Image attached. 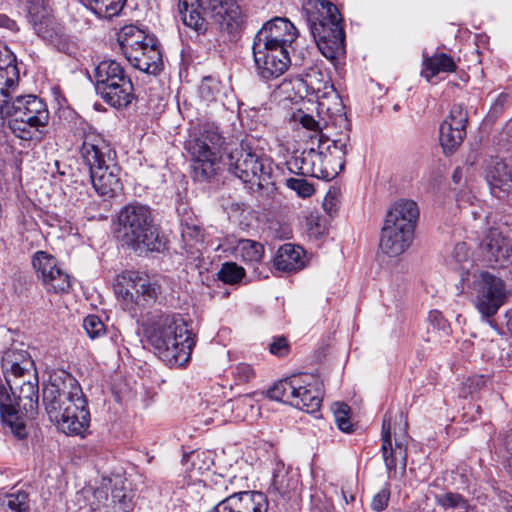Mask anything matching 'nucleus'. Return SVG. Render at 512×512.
Wrapping results in <instances>:
<instances>
[{
	"label": "nucleus",
	"mask_w": 512,
	"mask_h": 512,
	"mask_svg": "<svg viewBox=\"0 0 512 512\" xmlns=\"http://www.w3.org/2000/svg\"><path fill=\"white\" fill-rule=\"evenodd\" d=\"M43 402L51 421L68 435H82L89 427L90 412L75 377L62 371L43 388Z\"/></svg>",
	"instance_id": "1"
},
{
	"label": "nucleus",
	"mask_w": 512,
	"mask_h": 512,
	"mask_svg": "<svg viewBox=\"0 0 512 512\" xmlns=\"http://www.w3.org/2000/svg\"><path fill=\"white\" fill-rule=\"evenodd\" d=\"M19 80L12 89H0V116L8 118L12 133L22 139L31 140L49 121V111L42 99L36 95H16Z\"/></svg>",
	"instance_id": "2"
},
{
	"label": "nucleus",
	"mask_w": 512,
	"mask_h": 512,
	"mask_svg": "<svg viewBox=\"0 0 512 512\" xmlns=\"http://www.w3.org/2000/svg\"><path fill=\"white\" fill-rule=\"evenodd\" d=\"M154 353L169 367H184L191 358L195 337L181 316H166L147 334Z\"/></svg>",
	"instance_id": "3"
},
{
	"label": "nucleus",
	"mask_w": 512,
	"mask_h": 512,
	"mask_svg": "<svg viewBox=\"0 0 512 512\" xmlns=\"http://www.w3.org/2000/svg\"><path fill=\"white\" fill-rule=\"evenodd\" d=\"M303 12L324 57L334 60L345 52V33L337 7L328 0H308Z\"/></svg>",
	"instance_id": "4"
},
{
	"label": "nucleus",
	"mask_w": 512,
	"mask_h": 512,
	"mask_svg": "<svg viewBox=\"0 0 512 512\" xmlns=\"http://www.w3.org/2000/svg\"><path fill=\"white\" fill-rule=\"evenodd\" d=\"M27 381L7 377L6 382L12 391L9 394L4 385H0V412L4 424L10 427L12 433L20 439L27 436L25 418H32L38 409V380L32 373Z\"/></svg>",
	"instance_id": "5"
},
{
	"label": "nucleus",
	"mask_w": 512,
	"mask_h": 512,
	"mask_svg": "<svg viewBox=\"0 0 512 512\" xmlns=\"http://www.w3.org/2000/svg\"><path fill=\"white\" fill-rule=\"evenodd\" d=\"M178 10L184 25L198 33L206 31L207 16L229 35H235L243 24L242 11L236 0H179Z\"/></svg>",
	"instance_id": "6"
},
{
	"label": "nucleus",
	"mask_w": 512,
	"mask_h": 512,
	"mask_svg": "<svg viewBox=\"0 0 512 512\" xmlns=\"http://www.w3.org/2000/svg\"><path fill=\"white\" fill-rule=\"evenodd\" d=\"M419 217L417 203L399 200L387 212L381 229L379 250L388 257H398L412 244Z\"/></svg>",
	"instance_id": "7"
},
{
	"label": "nucleus",
	"mask_w": 512,
	"mask_h": 512,
	"mask_svg": "<svg viewBox=\"0 0 512 512\" xmlns=\"http://www.w3.org/2000/svg\"><path fill=\"white\" fill-rule=\"evenodd\" d=\"M349 142L348 134L333 140L320 137L318 150H304L296 160L300 173L318 179H334L344 169L345 157L351 148Z\"/></svg>",
	"instance_id": "8"
},
{
	"label": "nucleus",
	"mask_w": 512,
	"mask_h": 512,
	"mask_svg": "<svg viewBox=\"0 0 512 512\" xmlns=\"http://www.w3.org/2000/svg\"><path fill=\"white\" fill-rule=\"evenodd\" d=\"M122 241L139 253L161 251L165 247L153 223L150 208L142 204L125 206L118 216Z\"/></svg>",
	"instance_id": "9"
},
{
	"label": "nucleus",
	"mask_w": 512,
	"mask_h": 512,
	"mask_svg": "<svg viewBox=\"0 0 512 512\" xmlns=\"http://www.w3.org/2000/svg\"><path fill=\"white\" fill-rule=\"evenodd\" d=\"M267 396L307 413L318 411L322 401L318 379L311 374L282 379L267 390Z\"/></svg>",
	"instance_id": "10"
},
{
	"label": "nucleus",
	"mask_w": 512,
	"mask_h": 512,
	"mask_svg": "<svg viewBox=\"0 0 512 512\" xmlns=\"http://www.w3.org/2000/svg\"><path fill=\"white\" fill-rule=\"evenodd\" d=\"M223 143V137L213 127H204L199 136L187 142V149L192 157L194 180L205 182L216 175Z\"/></svg>",
	"instance_id": "11"
},
{
	"label": "nucleus",
	"mask_w": 512,
	"mask_h": 512,
	"mask_svg": "<svg viewBox=\"0 0 512 512\" xmlns=\"http://www.w3.org/2000/svg\"><path fill=\"white\" fill-rule=\"evenodd\" d=\"M471 287L476 295L475 306L484 317L494 316L509 295L505 282L487 271L474 273Z\"/></svg>",
	"instance_id": "12"
},
{
	"label": "nucleus",
	"mask_w": 512,
	"mask_h": 512,
	"mask_svg": "<svg viewBox=\"0 0 512 512\" xmlns=\"http://www.w3.org/2000/svg\"><path fill=\"white\" fill-rule=\"evenodd\" d=\"M229 170L242 182L262 185L268 177L262 155L258 149L252 148L249 141H242L239 147L228 153Z\"/></svg>",
	"instance_id": "13"
},
{
	"label": "nucleus",
	"mask_w": 512,
	"mask_h": 512,
	"mask_svg": "<svg viewBox=\"0 0 512 512\" xmlns=\"http://www.w3.org/2000/svg\"><path fill=\"white\" fill-rule=\"evenodd\" d=\"M35 32L58 51L70 55L74 45L68 35L56 29L49 18V0H27Z\"/></svg>",
	"instance_id": "14"
},
{
	"label": "nucleus",
	"mask_w": 512,
	"mask_h": 512,
	"mask_svg": "<svg viewBox=\"0 0 512 512\" xmlns=\"http://www.w3.org/2000/svg\"><path fill=\"white\" fill-rule=\"evenodd\" d=\"M403 438H391V423L386 417L382 423V458L389 478H402L407 466V443Z\"/></svg>",
	"instance_id": "15"
},
{
	"label": "nucleus",
	"mask_w": 512,
	"mask_h": 512,
	"mask_svg": "<svg viewBox=\"0 0 512 512\" xmlns=\"http://www.w3.org/2000/svg\"><path fill=\"white\" fill-rule=\"evenodd\" d=\"M253 56L259 75L264 79L277 78L292 63L290 50L253 43Z\"/></svg>",
	"instance_id": "16"
},
{
	"label": "nucleus",
	"mask_w": 512,
	"mask_h": 512,
	"mask_svg": "<svg viewBox=\"0 0 512 512\" xmlns=\"http://www.w3.org/2000/svg\"><path fill=\"white\" fill-rule=\"evenodd\" d=\"M33 267L48 292L67 293L71 287L69 275L62 270L56 258L39 251L33 258Z\"/></svg>",
	"instance_id": "17"
},
{
	"label": "nucleus",
	"mask_w": 512,
	"mask_h": 512,
	"mask_svg": "<svg viewBox=\"0 0 512 512\" xmlns=\"http://www.w3.org/2000/svg\"><path fill=\"white\" fill-rule=\"evenodd\" d=\"M298 37V31L294 24L287 18L275 17L267 21L254 37L255 44L285 48L289 50Z\"/></svg>",
	"instance_id": "18"
},
{
	"label": "nucleus",
	"mask_w": 512,
	"mask_h": 512,
	"mask_svg": "<svg viewBox=\"0 0 512 512\" xmlns=\"http://www.w3.org/2000/svg\"><path fill=\"white\" fill-rule=\"evenodd\" d=\"M467 111L462 105L452 106L439 128V141L445 153H453L466 136Z\"/></svg>",
	"instance_id": "19"
},
{
	"label": "nucleus",
	"mask_w": 512,
	"mask_h": 512,
	"mask_svg": "<svg viewBox=\"0 0 512 512\" xmlns=\"http://www.w3.org/2000/svg\"><path fill=\"white\" fill-rule=\"evenodd\" d=\"M116 158L110 157L89 168L92 185L100 196L111 198L122 189Z\"/></svg>",
	"instance_id": "20"
},
{
	"label": "nucleus",
	"mask_w": 512,
	"mask_h": 512,
	"mask_svg": "<svg viewBox=\"0 0 512 512\" xmlns=\"http://www.w3.org/2000/svg\"><path fill=\"white\" fill-rule=\"evenodd\" d=\"M80 154L88 167L100 164L102 160L116 157V152L104 137L93 128L85 126L81 134Z\"/></svg>",
	"instance_id": "21"
},
{
	"label": "nucleus",
	"mask_w": 512,
	"mask_h": 512,
	"mask_svg": "<svg viewBox=\"0 0 512 512\" xmlns=\"http://www.w3.org/2000/svg\"><path fill=\"white\" fill-rule=\"evenodd\" d=\"M2 369L7 377H31L35 373L34 361L24 343H13L2 356Z\"/></svg>",
	"instance_id": "22"
},
{
	"label": "nucleus",
	"mask_w": 512,
	"mask_h": 512,
	"mask_svg": "<svg viewBox=\"0 0 512 512\" xmlns=\"http://www.w3.org/2000/svg\"><path fill=\"white\" fill-rule=\"evenodd\" d=\"M268 500L261 492H239L220 501L213 512H267Z\"/></svg>",
	"instance_id": "23"
},
{
	"label": "nucleus",
	"mask_w": 512,
	"mask_h": 512,
	"mask_svg": "<svg viewBox=\"0 0 512 512\" xmlns=\"http://www.w3.org/2000/svg\"><path fill=\"white\" fill-rule=\"evenodd\" d=\"M485 179L491 193L505 199L512 192V163L501 158H492L485 170Z\"/></svg>",
	"instance_id": "24"
},
{
	"label": "nucleus",
	"mask_w": 512,
	"mask_h": 512,
	"mask_svg": "<svg viewBox=\"0 0 512 512\" xmlns=\"http://www.w3.org/2000/svg\"><path fill=\"white\" fill-rule=\"evenodd\" d=\"M484 257L491 266L512 265V243L497 229H491L484 242Z\"/></svg>",
	"instance_id": "25"
},
{
	"label": "nucleus",
	"mask_w": 512,
	"mask_h": 512,
	"mask_svg": "<svg viewBox=\"0 0 512 512\" xmlns=\"http://www.w3.org/2000/svg\"><path fill=\"white\" fill-rule=\"evenodd\" d=\"M97 95L111 107L126 108L134 98V87L130 77L114 81L96 90Z\"/></svg>",
	"instance_id": "26"
},
{
	"label": "nucleus",
	"mask_w": 512,
	"mask_h": 512,
	"mask_svg": "<svg viewBox=\"0 0 512 512\" xmlns=\"http://www.w3.org/2000/svg\"><path fill=\"white\" fill-rule=\"evenodd\" d=\"M132 66L147 74H158L162 69V55L157 39H150L146 47L126 58Z\"/></svg>",
	"instance_id": "27"
},
{
	"label": "nucleus",
	"mask_w": 512,
	"mask_h": 512,
	"mask_svg": "<svg viewBox=\"0 0 512 512\" xmlns=\"http://www.w3.org/2000/svg\"><path fill=\"white\" fill-rule=\"evenodd\" d=\"M315 98L318 115H327L331 120L347 123L342 100L333 85L326 87V90Z\"/></svg>",
	"instance_id": "28"
},
{
	"label": "nucleus",
	"mask_w": 512,
	"mask_h": 512,
	"mask_svg": "<svg viewBox=\"0 0 512 512\" xmlns=\"http://www.w3.org/2000/svg\"><path fill=\"white\" fill-rule=\"evenodd\" d=\"M156 39L134 25H126L118 33V43L125 57L146 47L148 40Z\"/></svg>",
	"instance_id": "29"
},
{
	"label": "nucleus",
	"mask_w": 512,
	"mask_h": 512,
	"mask_svg": "<svg viewBox=\"0 0 512 512\" xmlns=\"http://www.w3.org/2000/svg\"><path fill=\"white\" fill-rule=\"evenodd\" d=\"M303 250L299 246L287 243L282 245L274 258V267L283 272H294L304 266Z\"/></svg>",
	"instance_id": "30"
},
{
	"label": "nucleus",
	"mask_w": 512,
	"mask_h": 512,
	"mask_svg": "<svg viewBox=\"0 0 512 512\" xmlns=\"http://www.w3.org/2000/svg\"><path fill=\"white\" fill-rule=\"evenodd\" d=\"M129 75L125 69L115 60H103L95 66L93 78L95 82V90L102 88L114 81H121Z\"/></svg>",
	"instance_id": "31"
},
{
	"label": "nucleus",
	"mask_w": 512,
	"mask_h": 512,
	"mask_svg": "<svg viewBox=\"0 0 512 512\" xmlns=\"http://www.w3.org/2000/svg\"><path fill=\"white\" fill-rule=\"evenodd\" d=\"M135 286L134 312H136V307L144 308L156 302L159 294V286L153 283L147 275L138 272V279Z\"/></svg>",
	"instance_id": "32"
},
{
	"label": "nucleus",
	"mask_w": 512,
	"mask_h": 512,
	"mask_svg": "<svg viewBox=\"0 0 512 512\" xmlns=\"http://www.w3.org/2000/svg\"><path fill=\"white\" fill-rule=\"evenodd\" d=\"M12 62V55L0 43V89H12L19 80V71Z\"/></svg>",
	"instance_id": "33"
},
{
	"label": "nucleus",
	"mask_w": 512,
	"mask_h": 512,
	"mask_svg": "<svg viewBox=\"0 0 512 512\" xmlns=\"http://www.w3.org/2000/svg\"><path fill=\"white\" fill-rule=\"evenodd\" d=\"M138 279V272L125 271L116 279L115 291L122 297L126 308L134 310V300L136 295V281Z\"/></svg>",
	"instance_id": "34"
},
{
	"label": "nucleus",
	"mask_w": 512,
	"mask_h": 512,
	"mask_svg": "<svg viewBox=\"0 0 512 512\" xmlns=\"http://www.w3.org/2000/svg\"><path fill=\"white\" fill-rule=\"evenodd\" d=\"M456 70V64L453 58L445 53L435 54L431 57H427L424 60V69L422 75L430 80L441 72H454Z\"/></svg>",
	"instance_id": "35"
},
{
	"label": "nucleus",
	"mask_w": 512,
	"mask_h": 512,
	"mask_svg": "<svg viewBox=\"0 0 512 512\" xmlns=\"http://www.w3.org/2000/svg\"><path fill=\"white\" fill-rule=\"evenodd\" d=\"M301 81L306 86L307 93L318 96L326 87H331L328 77L317 67L309 66L301 74Z\"/></svg>",
	"instance_id": "36"
},
{
	"label": "nucleus",
	"mask_w": 512,
	"mask_h": 512,
	"mask_svg": "<svg viewBox=\"0 0 512 512\" xmlns=\"http://www.w3.org/2000/svg\"><path fill=\"white\" fill-rule=\"evenodd\" d=\"M181 236L186 247L192 249L203 242L204 234L199 221L193 217H187L181 222Z\"/></svg>",
	"instance_id": "37"
},
{
	"label": "nucleus",
	"mask_w": 512,
	"mask_h": 512,
	"mask_svg": "<svg viewBox=\"0 0 512 512\" xmlns=\"http://www.w3.org/2000/svg\"><path fill=\"white\" fill-rule=\"evenodd\" d=\"M238 255L244 262L257 264L260 263L264 256V246L251 239H241L236 246Z\"/></svg>",
	"instance_id": "38"
},
{
	"label": "nucleus",
	"mask_w": 512,
	"mask_h": 512,
	"mask_svg": "<svg viewBox=\"0 0 512 512\" xmlns=\"http://www.w3.org/2000/svg\"><path fill=\"white\" fill-rule=\"evenodd\" d=\"M126 0H89V9L99 18L110 19L118 15L123 9Z\"/></svg>",
	"instance_id": "39"
},
{
	"label": "nucleus",
	"mask_w": 512,
	"mask_h": 512,
	"mask_svg": "<svg viewBox=\"0 0 512 512\" xmlns=\"http://www.w3.org/2000/svg\"><path fill=\"white\" fill-rule=\"evenodd\" d=\"M0 512H28L27 493L17 491L0 497Z\"/></svg>",
	"instance_id": "40"
},
{
	"label": "nucleus",
	"mask_w": 512,
	"mask_h": 512,
	"mask_svg": "<svg viewBox=\"0 0 512 512\" xmlns=\"http://www.w3.org/2000/svg\"><path fill=\"white\" fill-rule=\"evenodd\" d=\"M435 501L443 508L451 509L455 512H467L470 508L468 500L458 493L447 492L436 495Z\"/></svg>",
	"instance_id": "41"
},
{
	"label": "nucleus",
	"mask_w": 512,
	"mask_h": 512,
	"mask_svg": "<svg viewBox=\"0 0 512 512\" xmlns=\"http://www.w3.org/2000/svg\"><path fill=\"white\" fill-rule=\"evenodd\" d=\"M292 488V479L288 471L284 466L277 467L273 472L271 489L280 495H285Z\"/></svg>",
	"instance_id": "42"
},
{
	"label": "nucleus",
	"mask_w": 512,
	"mask_h": 512,
	"mask_svg": "<svg viewBox=\"0 0 512 512\" xmlns=\"http://www.w3.org/2000/svg\"><path fill=\"white\" fill-rule=\"evenodd\" d=\"M245 275V270L234 262L224 263L218 273L221 281L228 284L239 282Z\"/></svg>",
	"instance_id": "43"
},
{
	"label": "nucleus",
	"mask_w": 512,
	"mask_h": 512,
	"mask_svg": "<svg viewBox=\"0 0 512 512\" xmlns=\"http://www.w3.org/2000/svg\"><path fill=\"white\" fill-rule=\"evenodd\" d=\"M291 121L295 124H300L303 128L313 132H319L321 130L320 121L316 120L312 115L305 113L301 109L292 113Z\"/></svg>",
	"instance_id": "44"
},
{
	"label": "nucleus",
	"mask_w": 512,
	"mask_h": 512,
	"mask_svg": "<svg viewBox=\"0 0 512 512\" xmlns=\"http://www.w3.org/2000/svg\"><path fill=\"white\" fill-rule=\"evenodd\" d=\"M350 408L345 403H335L334 404V417L335 421L337 423L338 428L346 433H349L352 431V424L349 420L348 414H349Z\"/></svg>",
	"instance_id": "45"
},
{
	"label": "nucleus",
	"mask_w": 512,
	"mask_h": 512,
	"mask_svg": "<svg viewBox=\"0 0 512 512\" xmlns=\"http://www.w3.org/2000/svg\"><path fill=\"white\" fill-rule=\"evenodd\" d=\"M129 501H130V498L123 491V489L115 488L112 491V502L114 503L113 511H109L108 506H104V511H102V509L100 507L93 508V509H94V511L98 510L99 512H127L128 508H129V505H128Z\"/></svg>",
	"instance_id": "46"
},
{
	"label": "nucleus",
	"mask_w": 512,
	"mask_h": 512,
	"mask_svg": "<svg viewBox=\"0 0 512 512\" xmlns=\"http://www.w3.org/2000/svg\"><path fill=\"white\" fill-rule=\"evenodd\" d=\"M83 328L91 339L98 338L105 333V326L96 315H89L83 320Z\"/></svg>",
	"instance_id": "47"
},
{
	"label": "nucleus",
	"mask_w": 512,
	"mask_h": 512,
	"mask_svg": "<svg viewBox=\"0 0 512 512\" xmlns=\"http://www.w3.org/2000/svg\"><path fill=\"white\" fill-rule=\"evenodd\" d=\"M286 185L302 198L310 197L314 193L313 185L303 178H288Z\"/></svg>",
	"instance_id": "48"
},
{
	"label": "nucleus",
	"mask_w": 512,
	"mask_h": 512,
	"mask_svg": "<svg viewBox=\"0 0 512 512\" xmlns=\"http://www.w3.org/2000/svg\"><path fill=\"white\" fill-rule=\"evenodd\" d=\"M234 380L238 384L248 383L255 378V371L250 364L239 363L232 367L231 371Z\"/></svg>",
	"instance_id": "49"
},
{
	"label": "nucleus",
	"mask_w": 512,
	"mask_h": 512,
	"mask_svg": "<svg viewBox=\"0 0 512 512\" xmlns=\"http://www.w3.org/2000/svg\"><path fill=\"white\" fill-rule=\"evenodd\" d=\"M199 93L205 101H213L219 93L218 82L211 77H205L199 86Z\"/></svg>",
	"instance_id": "50"
},
{
	"label": "nucleus",
	"mask_w": 512,
	"mask_h": 512,
	"mask_svg": "<svg viewBox=\"0 0 512 512\" xmlns=\"http://www.w3.org/2000/svg\"><path fill=\"white\" fill-rule=\"evenodd\" d=\"M340 199H339V191L337 189H329L326 193L323 200V208L324 210L332 216L335 214L339 208Z\"/></svg>",
	"instance_id": "51"
},
{
	"label": "nucleus",
	"mask_w": 512,
	"mask_h": 512,
	"mask_svg": "<svg viewBox=\"0 0 512 512\" xmlns=\"http://www.w3.org/2000/svg\"><path fill=\"white\" fill-rule=\"evenodd\" d=\"M389 498L390 489L389 486L386 485L373 496L371 501V508L377 512L383 511L388 505Z\"/></svg>",
	"instance_id": "52"
},
{
	"label": "nucleus",
	"mask_w": 512,
	"mask_h": 512,
	"mask_svg": "<svg viewBox=\"0 0 512 512\" xmlns=\"http://www.w3.org/2000/svg\"><path fill=\"white\" fill-rule=\"evenodd\" d=\"M487 383V379L483 375H476L471 378H468L464 383L465 389H467L468 394H473L484 387Z\"/></svg>",
	"instance_id": "53"
},
{
	"label": "nucleus",
	"mask_w": 512,
	"mask_h": 512,
	"mask_svg": "<svg viewBox=\"0 0 512 512\" xmlns=\"http://www.w3.org/2000/svg\"><path fill=\"white\" fill-rule=\"evenodd\" d=\"M269 350L273 355L284 356L289 351L288 341L284 337L276 338L269 345Z\"/></svg>",
	"instance_id": "54"
},
{
	"label": "nucleus",
	"mask_w": 512,
	"mask_h": 512,
	"mask_svg": "<svg viewBox=\"0 0 512 512\" xmlns=\"http://www.w3.org/2000/svg\"><path fill=\"white\" fill-rule=\"evenodd\" d=\"M428 320L433 330H442L447 334V322L439 311H431Z\"/></svg>",
	"instance_id": "55"
},
{
	"label": "nucleus",
	"mask_w": 512,
	"mask_h": 512,
	"mask_svg": "<svg viewBox=\"0 0 512 512\" xmlns=\"http://www.w3.org/2000/svg\"><path fill=\"white\" fill-rule=\"evenodd\" d=\"M0 27L7 28L11 31L18 30L17 23L4 14H0Z\"/></svg>",
	"instance_id": "56"
},
{
	"label": "nucleus",
	"mask_w": 512,
	"mask_h": 512,
	"mask_svg": "<svg viewBox=\"0 0 512 512\" xmlns=\"http://www.w3.org/2000/svg\"><path fill=\"white\" fill-rule=\"evenodd\" d=\"M506 317V326L510 334L512 335V310L508 311L505 315Z\"/></svg>",
	"instance_id": "57"
},
{
	"label": "nucleus",
	"mask_w": 512,
	"mask_h": 512,
	"mask_svg": "<svg viewBox=\"0 0 512 512\" xmlns=\"http://www.w3.org/2000/svg\"><path fill=\"white\" fill-rule=\"evenodd\" d=\"M452 178H453V181L455 183H459V181L461 179V170H460V168L455 169V171L453 172Z\"/></svg>",
	"instance_id": "58"
},
{
	"label": "nucleus",
	"mask_w": 512,
	"mask_h": 512,
	"mask_svg": "<svg viewBox=\"0 0 512 512\" xmlns=\"http://www.w3.org/2000/svg\"><path fill=\"white\" fill-rule=\"evenodd\" d=\"M465 248H466L465 243H459V244L456 245L455 251H456V253H458L460 251H464Z\"/></svg>",
	"instance_id": "59"
},
{
	"label": "nucleus",
	"mask_w": 512,
	"mask_h": 512,
	"mask_svg": "<svg viewBox=\"0 0 512 512\" xmlns=\"http://www.w3.org/2000/svg\"><path fill=\"white\" fill-rule=\"evenodd\" d=\"M508 450L512 453V437L507 441Z\"/></svg>",
	"instance_id": "60"
},
{
	"label": "nucleus",
	"mask_w": 512,
	"mask_h": 512,
	"mask_svg": "<svg viewBox=\"0 0 512 512\" xmlns=\"http://www.w3.org/2000/svg\"><path fill=\"white\" fill-rule=\"evenodd\" d=\"M505 200L512 205V192L505 198Z\"/></svg>",
	"instance_id": "61"
},
{
	"label": "nucleus",
	"mask_w": 512,
	"mask_h": 512,
	"mask_svg": "<svg viewBox=\"0 0 512 512\" xmlns=\"http://www.w3.org/2000/svg\"><path fill=\"white\" fill-rule=\"evenodd\" d=\"M304 62H305V58H304V56H303V57L301 58V62H298V61L296 60L294 64H295V65H302V64H304Z\"/></svg>",
	"instance_id": "62"
},
{
	"label": "nucleus",
	"mask_w": 512,
	"mask_h": 512,
	"mask_svg": "<svg viewBox=\"0 0 512 512\" xmlns=\"http://www.w3.org/2000/svg\"><path fill=\"white\" fill-rule=\"evenodd\" d=\"M342 494H343V498H344V500L346 501V503H348V502H349V499H348V498H349V495H346V494L344 493V491H342Z\"/></svg>",
	"instance_id": "63"
},
{
	"label": "nucleus",
	"mask_w": 512,
	"mask_h": 512,
	"mask_svg": "<svg viewBox=\"0 0 512 512\" xmlns=\"http://www.w3.org/2000/svg\"><path fill=\"white\" fill-rule=\"evenodd\" d=\"M102 494H103V492H102V491H97V492L95 493V495H96V496H98V495H102Z\"/></svg>",
	"instance_id": "64"
}]
</instances>
